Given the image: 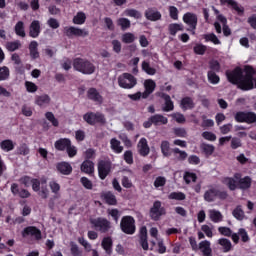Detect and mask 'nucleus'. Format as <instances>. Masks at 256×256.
Listing matches in <instances>:
<instances>
[{
    "mask_svg": "<svg viewBox=\"0 0 256 256\" xmlns=\"http://www.w3.org/2000/svg\"><path fill=\"white\" fill-rule=\"evenodd\" d=\"M73 67L75 71L83 75H93L95 73V64L85 58H76L73 60Z\"/></svg>",
    "mask_w": 256,
    "mask_h": 256,
    "instance_id": "f257e3e1",
    "label": "nucleus"
},
{
    "mask_svg": "<svg viewBox=\"0 0 256 256\" xmlns=\"http://www.w3.org/2000/svg\"><path fill=\"white\" fill-rule=\"evenodd\" d=\"M212 9L216 15V21L214 23L216 33L221 34L223 31L224 37H229L231 35V28H229V26L227 25V18L223 16V14H220L217 8L212 7ZM221 24H222V29H221Z\"/></svg>",
    "mask_w": 256,
    "mask_h": 256,
    "instance_id": "f03ea898",
    "label": "nucleus"
},
{
    "mask_svg": "<svg viewBox=\"0 0 256 256\" xmlns=\"http://www.w3.org/2000/svg\"><path fill=\"white\" fill-rule=\"evenodd\" d=\"M118 85L121 89H133L137 85V78L130 73H123L118 77Z\"/></svg>",
    "mask_w": 256,
    "mask_h": 256,
    "instance_id": "7ed1b4c3",
    "label": "nucleus"
},
{
    "mask_svg": "<svg viewBox=\"0 0 256 256\" xmlns=\"http://www.w3.org/2000/svg\"><path fill=\"white\" fill-rule=\"evenodd\" d=\"M90 223L96 231H101V233H107L111 229V222L105 218H93Z\"/></svg>",
    "mask_w": 256,
    "mask_h": 256,
    "instance_id": "20e7f679",
    "label": "nucleus"
},
{
    "mask_svg": "<svg viewBox=\"0 0 256 256\" xmlns=\"http://www.w3.org/2000/svg\"><path fill=\"white\" fill-rule=\"evenodd\" d=\"M121 230L127 235L135 233V219L131 216H124L120 223Z\"/></svg>",
    "mask_w": 256,
    "mask_h": 256,
    "instance_id": "39448f33",
    "label": "nucleus"
},
{
    "mask_svg": "<svg viewBox=\"0 0 256 256\" xmlns=\"http://www.w3.org/2000/svg\"><path fill=\"white\" fill-rule=\"evenodd\" d=\"M64 32L67 37H87V35H89V31H87V29H81L73 26L65 27Z\"/></svg>",
    "mask_w": 256,
    "mask_h": 256,
    "instance_id": "423d86ee",
    "label": "nucleus"
},
{
    "mask_svg": "<svg viewBox=\"0 0 256 256\" xmlns=\"http://www.w3.org/2000/svg\"><path fill=\"white\" fill-rule=\"evenodd\" d=\"M22 237H33L36 241L41 239V230L35 226H28L22 231Z\"/></svg>",
    "mask_w": 256,
    "mask_h": 256,
    "instance_id": "0eeeda50",
    "label": "nucleus"
},
{
    "mask_svg": "<svg viewBox=\"0 0 256 256\" xmlns=\"http://www.w3.org/2000/svg\"><path fill=\"white\" fill-rule=\"evenodd\" d=\"M34 103L41 109H45L51 105V97L47 94L37 95L35 96Z\"/></svg>",
    "mask_w": 256,
    "mask_h": 256,
    "instance_id": "6e6552de",
    "label": "nucleus"
},
{
    "mask_svg": "<svg viewBox=\"0 0 256 256\" xmlns=\"http://www.w3.org/2000/svg\"><path fill=\"white\" fill-rule=\"evenodd\" d=\"M161 215H165V208L161 207V202L156 201L150 210V217L157 221Z\"/></svg>",
    "mask_w": 256,
    "mask_h": 256,
    "instance_id": "1a4fd4ad",
    "label": "nucleus"
},
{
    "mask_svg": "<svg viewBox=\"0 0 256 256\" xmlns=\"http://www.w3.org/2000/svg\"><path fill=\"white\" fill-rule=\"evenodd\" d=\"M221 5H228L231 9L236 11L238 15H243L245 13V8L241 6L237 1L235 0H220Z\"/></svg>",
    "mask_w": 256,
    "mask_h": 256,
    "instance_id": "9d476101",
    "label": "nucleus"
},
{
    "mask_svg": "<svg viewBox=\"0 0 256 256\" xmlns=\"http://www.w3.org/2000/svg\"><path fill=\"white\" fill-rule=\"evenodd\" d=\"M109 171H111V163L100 161L98 163V174L100 179H105L109 175Z\"/></svg>",
    "mask_w": 256,
    "mask_h": 256,
    "instance_id": "9b49d317",
    "label": "nucleus"
},
{
    "mask_svg": "<svg viewBox=\"0 0 256 256\" xmlns=\"http://www.w3.org/2000/svg\"><path fill=\"white\" fill-rule=\"evenodd\" d=\"M155 87H157V83L154 82L153 79H147L144 81V89L145 91L142 93V99H147L153 91H155Z\"/></svg>",
    "mask_w": 256,
    "mask_h": 256,
    "instance_id": "f8f14e48",
    "label": "nucleus"
},
{
    "mask_svg": "<svg viewBox=\"0 0 256 256\" xmlns=\"http://www.w3.org/2000/svg\"><path fill=\"white\" fill-rule=\"evenodd\" d=\"M240 175L235 174L233 178L226 177L222 180L223 184L230 189V191H235L237 189V185H239Z\"/></svg>",
    "mask_w": 256,
    "mask_h": 256,
    "instance_id": "ddd939ff",
    "label": "nucleus"
},
{
    "mask_svg": "<svg viewBox=\"0 0 256 256\" xmlns=\"http://www.w3.org/2000/svg\"><path fill=\"white\" fill-rule=\"evenodd\" d=\"M183 21L190 29H197V15L188 12L183 15Z\"/></svg>",
    "mask_w": 256,
    "mask_h": 256,
    "instance_id": "4468645a",
    "label": "nucleus"
},
{
    "mask_svg": "<svg viewBox=\"0 0 256 256\" xmlns=\"http://www.w3.org/2000/svg\"><path fill=\"white\" fill-rule=\"evenodd\" d=\"M41 34V23L39 20H34L30 24L29 27V35L32 37V39H37L39 35Z\"/></svg>",
    "mask_w": 256,
    "mask_h": 256,
    "instance_id": "2eb2a0df",
    "label": "nucleus"
},
{
    "mask_svg": "<svg viewBox=\"0 0 256 256\" xmlns=\"http://www.w3.org/2000/svg\"><path fill=\"white\" fill-rule=\"evenodd\" d=\"M145 17L148 21H160L162 15L157 9L149 8L145 11Z\"/></svg>",
    "mask_w": 256,
    "mask_h": 256,
    "instance_id": "dca6fc26",
    "label": "nucleus"
},
{
    "mask_svg": "<svg viewBox=\"0 0 256 256\" xmlns=\"http://www.w3.org/2000/svg\"><path fill=\"white\" fill-rule=\"evenodd\" d=\"M208 217L212 223H221L223 221V214L217 209H209Z\"/></svg>",
    "mask_w": 256,
    "mask_h": 256,
    "instance_id": "f3484780",
    "label": "nucleus"
},
{
    "mask_svg": "<svg viewBox=\"0 0 256 256\" xmlns=\"http://www.w3.org/2000/svg\"><path fill=\"white\" fill-rule=\"evenodd\" d=\"M138 152L142 157H147V154L149 153V144L147 143V139L141 138L138 142Z\"/></svg>",
    "mask_w": 256,
    "mask_h": 256,
    "instance_id": "a211bd4d",
    "label": "nucleus"
},
{
    "mask_svg": "<svg viewBox=\"0 0 256 256\" xmlns=\"http://www.w3.org/2000/svg\"><path fill=\"white\" fill-rule=\"evenodd\" d=\"M217 199V188L210 186L204 193V200L207 203H213Z\"/></svg>",
    "mask_w": 256,
    "mask_h": 256,
    "instance_id": "6ab92c4d",
    "label": "nucleus"
},
{
    "mask_svg": "<svg viewBox=\"0 0 256 256\" xmlns=\"http://www.w3.org/2000/svg\"><path fill=\"white\" fill-rule=\"evenodd\" d=\"M180 108L182 111H189L195 109V102L191 97H184L180 102Z\"/></svg>",
    "mask_w": 256,
    "mask_h": 256,
    "instance_id": "aec40b11",
    "label": "nucleus"
},
{
    "mask_svg": "<svg viewBox=\"0 0 256 256\" xmlns=\"http://www.w3.org/2000/svg\"><path fill=\"white\" fill-rule=\"evenodd\" d=\"M88 98L91 99V101H95V103H103V96H101V94H99V92L97 91V89L95 88H90L87 92Z\"/></svg>",
    "mask_w": 256,
    "mask_h": 256,
    "instance_id": "412c9836",
    "label": "nucleus"
},
{
    "mask_svg": "<svg viewBox=\"0 0 256 256\" xmlns=\"http://www.w3.org/2000/svg\"><path fill=\"white\" fill-rule=\"evenodd\" d=\"M81 171L87 175L95 173V164L91 160H86L81 165Z\"/></svg>",
    "mask_w": 256,
    "mask_h": 256,
    "instance_id": "4be33fe9",
    "label": "nucleus"
},
{
    "mask_svg": "<svg viewBox=\"0 0 256 256\" xmlns=\"http://www.w3.org/2000/svg\"><path fill=\"white\" fill-rule=\"evenodd\" d=\"M69 145H71V140L67 138H61L58 141L55 142L54 147L58 151H65L69 148Z\"/></svg>",
    "mask_w": 256,
    "mask_h": 256,
    "instance_id": "5701e85b",
    "label": "nucleus"
},
{
    "mask_svg": "<svg viewBox=\"0 0 256 256\" xmlns=\"http://www.w3.org/2000/svg\"><path fill=\"white\" fill-rule=\"evenodd\" d=\"M57 169L59 173H62V175H70V173L73 171V167H71V164H69L68 162L58 163Z\"/></svg>",
    "mask_w": 256,
    "mask_h": 256,
    "instance_id": "b1692460",
    "label": "nucleus"
},
{
    "mask_svg": "<svg viewBox=\"0 0 256 256\" xmlns=\"http://www.w3.org/2000/svg\"><path fill=\"white\" fill-rule=\"evenodd\" d=\"M199 249L203 253L204 256H212L211 242H209L207 240L200 242Z\"/></svg>",
    "mask_w": 256,
    "mask_h": 256,
    "instance_id": "393cba45",
    "label": "nucleus"
},
{
    "mask_svg": "<svg viewBox=\"0 0 256 256\" xmlns=\"http://www.w3.org/2000/svg\"><path fill=\"white\" fill-rule=\"evenodd\" d=\"M151 121L153 125H167V123H169L167 117L159 114L151 116Z\"/></svg>",
    "mask_w": 256,
    "mask_h": 256,
    "instance_id": "a878e982",
    "label": "nucleus"
},
{
    "mask_svg": "<svg viewBox=\"0 0 256 256\" xmlns=\"http://www.w3.org/2000/svg\"><path fill=\"white\" fill-rule=\"evenodd\" d=\"M102 247L108 255H111V253L113 252V240L111 239V237H105L102 240Z\"/></svg>",
    "mask_w": 256,
    "mask_h": 256,
    "instance_id": "bb28decb",
    "label": "nucleus"
},
{
    "mask_svg": "<svg viewBox=\"0 0 256 256\" xmlns=\"http://www.w3.org/2000/svg\"><path fill=\"white\" fill-rule=\"evenodd\" d=\"M183 179L186 185L195 183L197 181V174H195L193 171H185L183 175Z\"/></svg>",
    "mask_w": 256,
    "mask_h": 256,
    "instance_id": "cd10ccee",
    "label": "nucleus"
},
{
    "mask_svg": "<svg viewBox=\"0 0 256 256\" xmlns=\"http://www.w3.org/2000/svg\"><path fill=\"white\" fill-rule=\"evenodd\" d=\"M0 149H2V151H5L6 153H9V151H13V149H15V143L12 140H3L0 143Z\"/></svg>",
    "mask_w": 256,
    "mask_h": 256,
    "instance_id": "c85d7f7f",
    "label": "nucleus"
},
{
    "mask_svg": "<svg viewBox=\"0 0 256 256\" xmlns=\"http://www.w3.org/2000/svg\"><path fill=\"white\" fill-rule=\"evenodd\" d=\"M219 245L222 247L224 253H229L231 251L233 245L231 244V240L226 238H220L218 240Z\"/></svg>",
    "mask_w": 256,
    "mask_h": 256,
    "instance_id": "c756f323",
    "label": "nucleus"
},
{
    "mask_svg": "<svg viewBox=\"0 0 256 256\" xmlns=\"http://www.w3.org/2000/svg\"><path fill=\"white\" fill-rule=\"evenodd\" d=\"M37 47H39V43H37V41L30 42L29 51L32 59H37L39 57V51L37 50Z\"/></svg>",
    "mask_w": 256,
    "mask_h": 256,
    "instance_id": "7c9ffc66",
    "label": "nucleus"
},
{
    "mask_svg": "<svg viewBox=\"0 0 256 256\" xmlns=\"http://www.w3.org/2000/svg\"><path fill=\"white\" fill-rule=\"evenodd\" d=\"M160 149L164 157H169L171 155V146L169 144V141L167 140L162 141L160 145Z\"/></svg>",
    "mask_w": 256,
    "mask_h": 256,
    "instance_id": "2f4dec72",
    "label": "nucleus"
},
{
    "mask_svg": "<svg viewBox=\"0 0 256 256\" xmlns=\"http://www.w3.org/2000/svg\"><path fill=\"white\" fill-rule=\"evenodd\" d=\"M110 146L112 151H114V153H122L123 152V146H121V142L115 138H112L110 140Z\"/></svg>",
    "mask_w": 256,
    "mask_h": 256,
    "instance_id": "473e14b6",
    "label": "nucleus"
},
{
    "mask_svg": "<svg viewBox=\"0 0 256 256\" xmlns=\"http://www.w3.org/2000/svg\"><path fill=\"white\" fill-rule=\"evenodd\" d=\"M117 26L122 29V31H127L131 27V20L127 18H119L117 20Z\"/></svg>",
    "mask_w": 256,
    "mask_h": 256,
    "instance_id": "72a5a7b5",
    "label": "nucleus"
},
{
    "mask_svg": "<svg viewBox=\"0 0 256 256\" xmlns=\"http://www.w3.org/2000/svg\"><path fill=\"white\" fill-rule=\"evenodd\" d=\"M168 30L170 35L175 36L177 35V33H179V31H183V24H177V23L169 24Z\"/></svg>",
    "mask_w": 256,
    "mask_h": 256,
    "instance_id": "f704fd0d",
    "label": "nucleus"
},
{
    "mask_svg": "<svg viewBox=\"0 0 256 256\" xmlns=\"http://www.w3.org/2000/svg\"><path fill=\"white\" fill-rule=\"evenodd\" d=\"M15 33L16 35H18V37H25V23H23V21H19L18 23H16L15 25Z\"/></svg>",
    "mask_w": 256,
    "mask_h": 256,
    "instance_id": "c9c22d12",
    "label": "nucleus"
},
{
    "mask_svg": "<svg viewBox=\"0 0 256 256\" xmlns=\"http://www.w3.org/2000/svg\"><path fill=\"white\" fill-rule=\"evenodd\" d=\"M136 39H137V36H135V34L131 32H126L121 37L122 43H126V44L134 43Z\"/></svg>",
    "mask_w": 256,
    "mask_h": 256,
    "instance_id": "e433bc0d",
    "label": "nucleus"
},
{
    "mask_svg": "<svg viewBox=\"0 0 256 256\" xmlns=\"http://www.w3.org/2000/svg\"><path fill=\"white\" fill-rule=\"evenodd\" d=\"M204 39L206 42L213 43L214 45H221V40L214 33L205 34Z\"/></svg>",
    "mask_w": 256,
    "mask_h": 256,
    "instance_id": "4c0bfd02",
    "label": "nucleus"
},
{
    "mask_svg": "<svg viewBox=\"0 0 256 256\" xmlns=\"http://www.w3.org/2000/svg\"><path fill=\"white\" fill-rule=\"evenodd\" d=\"M87 19V16L83 12H78L74 18H73V23L74 25H83Z\"/></svg>",
    "mask_w": 256,
    "mask_h": 256,
    "instance_id": "58836bf2",
    "label": "nucleus"
},
{
    "mask_svg": "<svg viewBox=\"0 0 256 256\" xmlns=\"http://www.w3.org/2000/svg\"><path fill=\"white\" fill-rule=\"evenodd\" d=\"M142 71H144V73L147 75H155V73H157V70L151 67V64H149L147 61L142 62Z\"/></svg>",
    "mask_w": 256,
    "mask_h": 256,
    "instance_id": "ea45409f",
    "label": "nucleus"
},
{
    "mask_svg": "<svg viewBox=\"0 0 256 256\" xmlns=\"http://www.w3.org/2000/svg\"><path fill=\"white\" fill-rule=\"evenodd\" d=\"M103 198L108 205H117V198L111 192H106L103 195Z\"/></svg>",
    "mask_w": 256,
    "mask_h": 256,
    "instance_id": "a19ab883",
    "label": "nucleus"
},
{
    "mask_svg": "<svg viewBox=\"0 0 256 256\" xmlns=\"http://www.w3.org/2000/svg\"><path fill=\"white\" fill-rule=\"evenodd\" d=\"M163 98H164V101H165L163 111H166V112L173 111L174 105H173V101H171V96L163 95Z\"/></svg>",
    "mask_w": 256,
    "mask_h": 256,
    "instance_id": "79ce46f5",
    "label": "nucleus"
},
{
    "mask_svg": "<svg viewBox=\"0 0 256 256\" xmlns=\"http://www.w3.org/2000/svg\"><path fill=\"white\" fill-rule=\"evenodd\" d=\"M173 153H174V157L178 161H185V159H187V156H188L187 152L180 150L179 148H174Z\"/></svg>",
    "mask_w": 256,
    "mask_h": 256,
    "instance_id": "37998d69",
    "label": "nucleus"
},
{
    "mask_svg": "<svg viewBox=\"0 0 256 256\" xmlns=\"http://www.w3.org/2000/svg\"><path fill=\"white\" fill-rule=\"evenodd\" d=\"M126 17H133V19H141V12L136 9H126L123 13Z\"/></svg>",
    "mask_w": 256,
    "mask_h": 256,
    "instance_id": "c03bdc74",
    "label": "nucleus"
},
{
    "mask_svg": "<svg viewBox=\"0 0 256 256\" xmlns=\"http://www.w3.org/2000/svg\"><path fill=\"white\" fill-rule=\"evenodd\" d=\"M137 65H139V57H134L129 61L128 66L131 67L132 73H139Z\"/></svg>",
    "mask_w": 256,
    "mask_h": 256,
    "instance_id": "a18cd8bd",
    "label": "nucleus"
},
{
    "mask_svg": "<svg viewBox=\"0 0 256 256\" xmlns=\"http://www.w3.org/2000/svg\"><path fill=\"white\" fill-rule=\"evenodd\" d=\"M233 216L235 217V219H238V221H243L245 219V212H243L241 206L235 208V210L233 211Z\"/></svg>",
    "mask_w": 256,
    "mask_h": 256,
    "instance_id": "49530a36",
    "label": "nucleus"
},
{
    "mask_svg": "<svg viewBox=\"0 0 256 256\" xmlns=\"http://www.w3.org/2000/svg\"><path fill=\"white\" fill-rule=\"evenodd\" d=\"M185 193L183 192H172L169 194L168 198L175 201H185Z\"/></svg>",
    "mask_w": 256,
    "mask_h": 256,
    "instance_id": "de8ad7c7",
    "label": "nucleus"
},
{
    "mask_svg": "<svg viewBox=\"0 0 256 256\" xmlns=\"http://www.w3.org/2000/svg\"><path fill=\"white\" fill-rule=\"evenodd\" d=\"M201 149L202 151L205 153V155H213V153L215 152V146L211 145V144H202L201 145Z\"/></svg>",
    "mask_w": 256,
    "mask_h": 256,
    "instance_id": "09e8293b",
    "label": "nucleus"
},
{
    "mask_svg": "<svg viewBox=\"0 0 256 256\" xmlns=\"http://www.w3.org/2000/svg\"><path fill=\"white\" fill-rule=\"evenodd\" d=\"M238 183L240 184L241 189H249L251 187V178L249 177H244V178H239Z\"/></svg>",
    "mask_w": 256,
    "mask_h": 256,
    "instance_id": "8fccbe9b",
    "label": "nucleus"
},
{
    "mask_svg": "<svg viewBox=\"0 0 256 256\" xmlns=\"http://www.w3.org/2000/svg\"><path fill=\"white\" fill-rule=\"evenodd\" d=\"M84 121H86V123H89V125H95L96 123V113H87L83 116Z\"/></svg>",
    "mask_w": 256,
    "mask_h": 256,
    "instance_id": "3c124183",
    "label": "nucleus"
},
{
    "mask_svg": "<svg viewBox=\"0 0 256 256\" xmlns=\"http://www.w3.org/2000/svg\"><path fill=\"white\" fill-rule=\"evenodd\" d=\"M208 81L212 85H217V84H219V81H221V79L213 71H209L208 72Z\"/></svg>",
    "mask_w": 256,
    "mask_h": 256,
    "instance_id": "603ef678",
    "label": "nucleus"
},
{
    "mask_svg": "<svg viewBox=\"0 0 256 256\" xmlns=\"http://www.w3.org/2000/svg\"><path fill=\"white\" fill-rule=\"evenodd\" d=\"M45 117L54 127H59V120L55 118V115L52 112H46Z\"/></svg>",
    "mask_w": 256,
    "mask_h": 256,
    "instance_id": "864d4df0",
    "label": "nucleus"
},
{
    "mask_svg": "<svg viewBox=\"0 0 256 256\" xmlns=\"http://www.w3.org/2000/svg\"><path fill=\"white\" fill-rule=\"evenodd\" d=\"M168 11L171 19H173L174 21H177V19H179V9H177V7L169 6Z\"/></svg>",
    "mask_w": 256,
    "mask_h": 256,
    "instance_id": "5fc2aeb1",
    "label": "nucleus"
},
{
    "mask_svg": "<svg viewBox=\"0 0 256 256\" xmlns=\"http://www.w3.org/2000/svg\"><path fill=\"white\" fill-rule=\"evenodd\" d=\"M25 87H26V91L28 93H37V89H39V87L36 86L35 83H33L31 81H26Z\"/></svg>",
    "mask_w": 256,
    "mask_h": 256,
    "instance_id": "6e6d98bb",
    "label": "nucleus"
},
{
    "mask_svg": "<svg viewBox=\"0 0 256 256\" xmlns=\"http://www.w3.org/2000/svg\"><path fill=\"white\" fill-rule=\"evenodd\" d=\"M165 183H167V179L163 176H158L154 181L155 189H159V187H165Z\"/></svg>",
    "mask_w": 256,
    "mask_h": 256,
    "instance_id": "4d7b16f0",
    "label": "nucleus"
},
{
    "mask_svg": "<svg viewBox=\"0 0 256 256\" xmlns=\"http://www.w3.org/2000/svg\"><path fill=\"white\" fill-rule=\"evenodd\" d=\"M21 47V42L20 41H14V42H8L6 44V49L9 51H17Z\"/></svg>",
    "mask_w": 256,
    "mask_h": 256,
    "instance_id": "13d9d810",
    "label": "nucleus"
},
{
    "mask_svg": "<svg viewBox=\"0 0 256 256\" xmlns=\"http://www.w3.org/2000/svg\"><path fill=\"white\" fill-rule=\"evenodd\" d=\"M205 51H207V47L203 44H196L194 46V53L196 55H205Z\"/></svg>",
    "mask_w": 256,
    "mask_h": 256,
    "instance_id": "bf43d9fd",
    "label": "nucleus"
},
{
    "mask_svg": "<svg viewBox=\"0 0 256 256\" xmlns=\"http://www.w3.org/2000/svg\"><path fill=\"white\" fill-rule=\"evenodd\" d=\"M9 79V68L7 66L0 67V81Z\"/></svg>",
    "mask_w": 256,
    "mask_h": 256,
    "instance_id": "052dcab7",
    "label": "nucleus"
},
{
    "mask_svg": "<svg viewBox=\"0 0 256 256\" xmlns=\"http://www.w3.org/2000/svg\"><path fill=\"white\" fill-rule=\"evenodd\" d=\"M203 139H206V141H217V135L213 132L205 131L202 133Z\"/></svg>",
    "mask_w": 256,
    "mask_h": 256,
    "instance_id": "680f3d73",
    "label": "nucleus"
},
{
    "mask_svg": "<svg viewBox=\"0 0 256 256\" xmlns=\"http://www.w3.org/2000/svg\"><path fill=\"white\" fill-rule=\"evenodd\" d=\"M80 182L82 183L83 187L88 189V190H91L93 189V182L91 180H89V178L87 177H82L80 179Z\"/></svg>",
    "mask_w": 256,
    "mask_h": 256,
    "instance_id": "e2e57ef3",
    "label": "nucleus"
},
{
    "mask_svg": "<svg viewBox=\"0 0 256 256\" xmlns=\"http://www.w3.org/2000/svg\"><path fill=\"white\" fill-rule=\"evenodd\" d=\"M245 123L251 124L256 123V114L255 112H246Z\"/></svg>",
    "mask_w": 256,
    "mask_h": 256,
    "instance_id": "0e129e2a",
    "label": "nucleus"
},
{
    "mask_svg": "<svg viewBox=\"0 0 256 256\" xmlns=\"http://www.w3.org/2000/svg\"><path fill=\"white\" fill-rule=\"evenodd\" d=\"M171 117L174 119V121H176V123H185L186 121L185 115L181 113H173L171 114Z\"/></svg>",
    "mask_w": 256,
    "mask_h": 256,
    "instance_id": "69168bd1",
    "label": "nucleus"
},
{
    "mask_svg": "<svg viewBox=\"0 0 256 256\" xmlns=\"http://www.w3.org/2000/svg\"><path fill=\"white\" fill-rule=\"evenodd\" d=\"M201 231L208 237H213V228L207 224L201 226Z\"/></svg>",
    "mask_w": 256,
    "mask_h": 256,
    "instance_id": "338daca9",
    "label": "nucleus"
},
{
    "mask_svg": "<svg viewBox=\"0 0 256 256\" xmlns=\"http://www.w3.org/2000/svg\"><path fill=\"white\" fill-rule=\"evenodd\" d=\"M78 243H80V245H83L84 249L86 251H91L92 247H91V243H89L85 238L80 237L78 238Z\"/></svg>",
    "mask_w": 256,
    "mask_h": 256,
    "instance_id": "774afa93",
    "label": "nucleus"
}]
</instances>
